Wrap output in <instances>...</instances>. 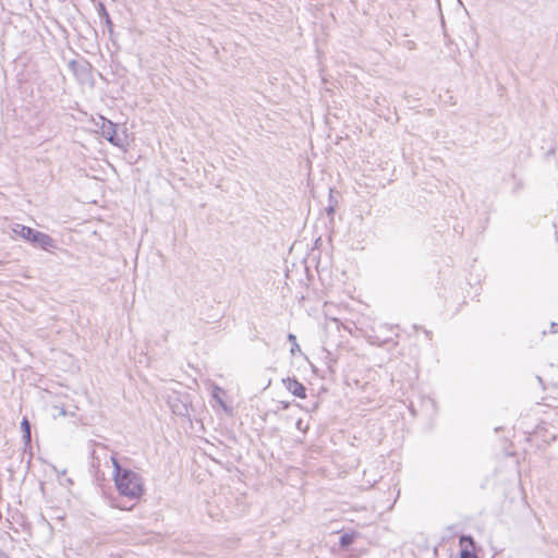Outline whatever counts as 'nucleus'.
Segmentation results:
<instances>
[{"instance_id": "nucleus-11", "label": "nucleus", "mask_w": 558, "mask_h": 558, "mask_svg": "<svg viewBox=\"0 0 558 558\" xmlns=\"http://www.w3.org/2000/svg\"><path fill=\"white\" fill-rule=\"evenodd\" d=\"M295 427H296L299 430L303 432V433H305V432L307 430V428H308V426H307L306 424H304V422H303V420H302V418H299V420L295 422Z\"/></svg>"}, {"instance_id": "nucleus-7", "label": "nucleus", "mask_w": 558, "mask_h": 558, "mask_svg": "<svg viewBox=\"0 0 558 558\" xmlns=\"http://www.w3.org/2000/svg\"><path fill=\"white\" fill-rule=\"evenodd\" d=\"M360 536L359 532L343 533L340 536L339 545L341 548H348L351 546L354 541Z\"/></svg>"}, {"instance_id": "nucleus-1", "label": "nucleus", "mask_w": 558, "mask_h": 558, "mask_svg": "<svg viewBox=\"0 0 558 558\" xmlns=\"http://www.w3.org/2000/svg\"><path fill=\"white\" fill-rule=\"evenodd\" d=\"M110 460L113 465V481L119 494L130 500L140 499L145 493L143 477L133 470L122 468L116 457L111 456Z\"/></svg>"}, {"instance_id": "nucleus-3", "label": "nucleus", "mask_w": 558, "mask_h": 558, "mask_svg": "<svg viewBox=\"0 0 558 558\" xmlns=\"http://www.w3.org/2000/svg\"><path fill=\"white\" fill-rule=\"evenodd\" d=\"M100 120L101 135L113 146L122 147L124 144V138L118 133V124L113 123L105 117H100Z\"/></svg>"}, {"instance_id": "nucleus-13", "label": "nucleus", "mask_w": 558, "mask_h": 558, "mask_svg": "<svg viewBox=\"0 0 558 558\" xmlns=\"http://www.w3.org/2000/svg\"><path fill=\"white\" fill-rule=\"evenodd\" d=\"M550 331L553 333H558V324L557 323H551L550 325Z\"/></svg>"}, {"instance_id": "nucleus-2", "label": "nucleus", "mask_w": 558, "mask_h": 558, "mask_svg": "<svg viewBox=\"0 0 558 558\" xmlns=\"http://www.w3.org/2000/svg\"><path fill=\"white\" fill-rule=\"evenodd\" d=\"M12 232L16 236H20L32 243L34 246L40 247L45 251L56 247V242L49 234L35 230L31 227L15 223L12 227Z\"/></svg>"}, {"instance_id": "nucleus-6", "label": "nucleus", "mask_w": 558, "mask_h": 558, "mask_svg": "<svg viewBox=\"0 0 558 558\" xmlns=\"http://www.w3.org/2000/svg\"><path fill=\"white\" fill-rule=\"evenodd\" d=\"M31 428L32 427H31L29 420L26 416H24L22 422H21V430L23 433L22 438L24 440L25 446H29L31 445V440H32Z\"/></svg>"}, {"instance_id": "nucleus-16", "label": "nucleus", "mask_w": 558, "mask_h": 558, "mask_svg": "<svg viewBox=\"0 0 558 558\" xmlns=\"http://www.w3.org/2000/svg\"><path fill=\"white\" fill-rule=\"evenodd\" d=\"M0 558H8V556L3 553H0Z\"/></svg>"}, {"instance_id": "nucleus-12", "label": "nucleus", "mask_w": 558, "mask_h": 558, "mask_svg": "<svg viewBox=\"0 0 558 558\" xmlns=\"http://www.w3.org/2000/svg\"><path fill=\"white\" fill-rule=\"evenodd\" d=\"M326 213L328 216H332L335 214V207L332 205H329L326 207Z\"/></svg>"}, {"instance_id": "nucleus-8", "label": "nucleus", "mask_w": 558, "mask_h": 558, "mask_svg": "<svg viewBox=\"0 0 558 558\" xmlns=\"http://www.w3.org/2000/svg\"><path fill=\"white\" fill-rule=\"evenodd\" d=\"M460 545H466L469 549H474L475 541L471 535H461L459 538Z\"/></svg>"}, {"instance_id": "nucleus-5", "label": "nucleus", "mask_w": 558, "mask_h": 558, "mask_svg": "<svg viewBox=\"0 0 558 558\" xmlns=\"http://www.w3.org/2000/svg\"><path fill=\"white\" fill-rule=\"evenodd\" d=\"M97 13L99 15L100 19H102L107 29H108V33H109V37L112 41H114V31H113V23L111 21V17L105 7V4L102 2H98L97 4Z\"/></svg>"}, {"instance_id": "nucleus-14", "label": "nucleus", "mask_w": 558, "mask_h": 558, "mask_svg": "<svg viewBox=\"0 0 558 558\" xmlns=\"http://www.w3.org/2000/svg\"><path fill=\"white\" fill-rule=\"evenodd\" d=\"M117 507L120 508V509H123V510H131L133 508V505L130 506V507H128L125 505H123V506L122 505H118Z\"/></svg>"}, {"instance_id": "nucleus-15", "label": "nucleus", "mask_w": 558, "mask_h": 558, "mask_svg": "<svg viewBox=\"0 0 558 558\" xmlns=\"http://www.w3.org/2000/svg\"><path fill=\"white\" fill-rule=\"evenodd\" d=\"M280 404L282 409H288L290 407V403L286 401H281Z\"/></svg>"}, {"instance_id": "nucleus-9", "label": "nucleus", "mask_w": 558, "mask_h": 558, "mask_svg": "<svg viewBox=\"0 0 558 558\" xmlns=\"http://www.w3.org/2000/svg\"><path fill=\"white\" fill-rule=\"evenodd\" d=\"M460 558H478L474 553V549H469L464 547L460 550Z\"/></svg>"}, {"instance_id": "nucleus-10", "label": "nucleus", "mask_w": 558, "mask_h": 558, "mask_svg": "<svg viewBox=\"0 0 558 558\" xmlns=\"http://www.w3.org/2000/svg\"><path fill=\"white\" fill-rule=\"evenodd\" d=\"M288 341L291 343V353L294 354L295 350L300 351V347L296 342V337L293 333L288 335Z\"/></svg>"}, {"instance_id": "nucleus-4", "label": "nucleus", "mask_w": 558, "mask_h": 558, "mask_svg": "<svg viewBox=\"0 0 558 558\" xmlns=\"http://www.w3.org/2000/svg\"><path fill=\"white\" fill-rule=\"evenodd\" d=\"M282 383H283L286 389H288L293 396L299 397V398L306 397L305 386L302 383H300L296 378L288 377L286 379H282Z\"/></svg>"}]
</instances>
